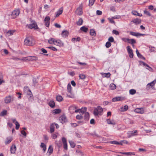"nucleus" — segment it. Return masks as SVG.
I'll list each match as a JSON object with an SVG mask.
<instances>
[{"label":"nucleus","mask_w":156,"mask_h":156,"mask_svg":"<svg viewBox=\"0 0 156 156\" xmlns=\"http://www.w3.org/2000/svg\"><path fill=\"white\" fill-rule=\"evenodd\" d=\"M48 43L51 44H54L60 47H63L64 46V43L59 39H55L51 38L48 40Z\"/></svg>","instance_id":"obj_1"},{"label":"nucleus","mask_w":156,"mask_h":156,"mask_svg":"<svg viewBox=\"0 0 156 156\" xmlns=\"http://www.w3.org/2000/svg\"><path fill=\"white\" fill-rule=\"evenodd\" d=\"M83 6L81 4L76 9L75 11V13L77 15L80 16L83 14Z\"/></svg>","instance_id":"obj_2"},{"label":"nucleus","mask_w":156,"mask_h":156,"mask_svg":"<svg viewBox=\"0 0 156 156\" xmlns=\"http://www.w3.org/2000/svg\"><path fill=\"white\" fill-rule=\"evenodd\" d=\"M59 120L62 124L64 123L67 121V119L65 115H63L60 116Z\"/></svg>","instance_id":"obj_3"},{"label":"nucleus","mask_w":156,"mask_h":156,"mask_svg":"<svg viewBox=\"0 0 156 156\" xmlns=\"http://www.w3.org/2000/svg\"><path fill=\"white\" fill-rule=\"evenodd\" d=\"M20 11L19 9H16L14 10L12 12V18L13 19L16 18L20 14Z\"/></svg>","instance_id":"obj_4"},{"label":"nucleus","mask_w":156,"mask_h":156,"mask_svg":"<svg viewBox=\"0 0 156 156\" xmlns=\"http://www.w3.org/2000/svg\"><path fill=\"white\" fill-rule=\"evenodd\" d=\"M4 100L5 103L8 104L10 103L12 101H13V98L11 96H9L5 97Z\"/></svg>","instance_id":"obj_5"},{"label":"nucleus","mask_w":156,"mask_h":156,"mask_svg":"<svg viewBox=\"0 0 156 156\" xmlns=\"http://www.w3.org/2000/svg\"><path fill=\"white\" fill-rule=\"evenodd\" d=\"M31 38L30 37L27 38L25 40L24 44L26 45L31 46L33 45Z\"/></svg>","instance_id":"obj_6"},{"label":"nucleus","mask_w":156,"mask_h":156,"mask_svg":"<svg viewBox=\"0 0 156 156\" xmlns=\"http://www.w3.org/2000/svg\"><path fill=\"white\" fill-rule=\"evenodd\" d=\"M127 49L129 57L131 58H133V50L131 48V47L129 46H127Z\"/></svg>","instance_id":"obj_7"},{"label":"nucleus","mask_w":156,"mask_h":156,"mask_svg":"<svg viewBox=\"0 0 156 156\" xmlns=\"http://www.w3.org/2000/svg\"><path fill=\"white\" fill-rule=\"evenodd\" d=\"M50 17L49 16H46L44 19L45 25L47 27H49L50 24Z\"/></svg>","instance_id":"obj_8"},{"label":"nucleus","mask_w":156,"mask_h":156,"mask_svg":"<svg viewBox=\"0 0 156 156\" xmlns=\"http://www.w3.org/2000/svg\"><path fill=\"white\" fill-rule=\"evenodd\" d=\"M125 100V98L122 97H115L112 99V102H115L121 101H123Z\"/></svg>","instance_id":"obj_9"},{"label":"nucleus","mask_w":156,"mask_h":156,"mask_svg":"<svg viewBox=\"0 0 156 156\" xmlns=\"http://www.w3.org/2000/svg\"><path fill=\"white\" fill-rule=\"evenodd\" d=\"M156 83V80H154L150 83H148L147 85V87L148 89L153 87Z\"/></svg>","instance_id":"obj_10"},{"label":"nucleus","mask_w":156,"mask_h":156,"mask_svg":"<svg viewBox=\"0 0 156 156\" xmlns=\"http://www.w3.org/2000/svg\"><path fill=\"white\" fill-rule=\"evenodd\" d=\"M62 141L63 144V147L64 149L67 150V145L66 138L65 137H62Z\"/></svg>","instance_id":"obj_11"},{"label":"nucleus","mask_w":156,"mask_h":156,"mask_svg":"<svg viewBox=\"0 0 156 156\" xmlns=\"http://www.w3.org/2000/svg\"><path fill=\"white\" fill-rule=\"evenodd\" d=\"M77 107L75 105H74L70 106L69 110L70 113L71 114H73L74 113L75 109Z\"/></svg>","instance_id":"obj_12"},{"label":"nucleus","mask_w":156,"mask_h":156,"mask_svg":"<svg viewBox=\"0 0 156 156\" xmlns=\"http://www.w3.org/2000/svg\"><path fill=\"white\" fill-rule=\"evenodd\" d=\"M12 120L13 121V122L16 125V129L17 130H18L20 126V125L19 122L16 120L15 119H12Z\"/></svg>","instance_id":"obj_13"},{"label":"nucleus","mask_w":156,"mask_h":156,"mask_svg":"<svg viewBox=\"0 0 156 156\" xmlns=\"http://www.w3.org/2000/svg\"><path fill=\"white\" fill-rule=\"evenodd\" d=\"M135 112L140 114H143L144 113V110L143 108H137L135 110Z\"/></svg>","instance_id":"obj_14"},{"label":"nucleus","mask_w":156,"mask_h":156,"mask_svg":"<svg viewBox=\"0 0 156 156\" xmlns=\"http://www.w3.org/2000/svg\"><path fill=\"white\" fill-rule=\"evenodd\" d=\"M63 8L61 7L60 8L56 13L55 17H58L60 15L62 14L63 11Z\"/></svg>","instance_id":"obj_15"},{"label":"nucleus","mask_w":156,"mask_h":156,"mask_svg":"<svg viewBox=\"0 0 156 156\" xmlns=\"http://www.w3.org/2000/svg\"><path fill=\"white\" fill-rule=\"evenodd\" d=\"M108 124L115 125L116 124L115 121L113 119H108L106 120Z\"/></svg>","instance_id":"obj_16"},{"label":"nucleus","mask_w":156,"mask_h":156,"mask_svg":"<svg viewBox=\"0 0 156 156\" xmlns=\"http://www.w3.org/2000/svg\"><path fill=\"white\" fill-rule=\"evenodd\" d=\"M29 27L31 29L34 28L35 29H37L38 28L37 24L34 23L30 24L29 26Z\"/></svg>","instance_id":"obj_17"},{"label":"nucleus","mask_w":156,"mask_h":156,"mask_svg":"<svg viewBox=\"0 0 156 156\" xmlns=\"http://www.w3.org/2000/svg\"><path fill=\"white\" fill-rule=\"evenodd\" d=\"M16 147L15 145H13L11 147V152L12 153L14 154L15 153L16 150Z\"/></svg>","instance_id":"obj_18"},{"label":"nucleus","mask_w":156,"mask_h":156,"mask_svg":"<svg viewBox=\"0 0 156 156\" xmlns=\"http://www.w3.org/2000/svg\"><path fill=\"white\" fill-rule=\"evenodd\" d=\"M53 151V149L52 147L51 146H49L47 153L48 155H50L52 153Z\"/></svg>","instance_id":"obj_19"},{"label":"nucleus","mask_w":156,"mask_h":156,"mask_svg":"<svg viewBox=\"0 0 156 156\" xmlns=\"http://www.w3.org/2000/svg\"><path fill=\"white\" fill-rule=\"evenodd\" d=\"M136 51L137 55V56L139 58H141L143 59H145V58L144 57H143V55L139 53V52L138 51L137 49H136Z\"/></svg>","instance_id":"obj_20"},{"label":"nucleus","mask_w":156,"mask_h":156,"mask_svg":"<svg viewBox=\"0 0 156 156\" xmlns=\"http://www.w3.org/2000/svg\"><path fill=\"white\" fill-rule=\"evenodd\" d=\"M69 34V32L67 30H65L62 31V36L64 37H66Z\"/></svg>","instance_id":"obj_21"},{"label":"nucleus","mask_w":156,"mask_h":156,"mask_svg":"<svg viewBox=\"0 0 156 156\" xmlns=\"http://www.w3.org/2000/svg\"><path fill=\"white\" fill-rule=\"evenodd\" d=\"M101 74L103 77H106L108 78L111 75V74L109 73H101Z\"/></svg>","instance_id":"obj_22"},{"label":"nucleus","mask_w":156,"mask_h":156,"mask_svg":"<svg viewBox=\"0 0 156 156\" xmlns=\"http://www.w3.org/2000/svg\"><path fill=\"white\" fill-rule=\"evenodd\" d=\"M48 105L52 108H53L55 106V103L54 101H50L48 102Z\"/></svg>","instance_id":"obj_23"},{"label":"nucleus","mask_w":156,"mask_h":156,"mask_svg":"<svg viewBox=\"0 0 156 156\" xmlns=\"http://www.w3.org/2000/svg\"><path fill=\"white\" fill-rule=\"evenodd\" d=\"M76 153L80 156H83L84 154L83 152L80 150H77L76 151Z\"/></svg>","instance_id":"obj_24"},{"label":"nucleus","mask_w":156,"mask_h":156,"mask_svg":"<svg viewBox=\"0 0 156 156\" xmlns=\"http://www.w3.org/2000/svg\"><path fill=\"white\" fill-rule=\"evenodd\" d=\"M40 147L43 148V150L44 152H45L46 150V145L44 143H41Z\"/></svg>","instance_id":"obj_25"},{"label":"nucleus","mask_w":156,"mask_h":156,"mask_svg":"<svg viewBox=\"0 0 156 156\" xmlns=\"http://www.w3.org/2000/svg\"><path fill=\"white\" fill-rule=\"evenodd\" d=\"M83 22V19L82 18H80L77 22L76 24L77 25L80 26L82 24Z\"/></svg>","instance_id":"obj_26"},{"label":"nucleus","mask_w":156,"mask_h":156,"mask_svg":"<svg viewBox=\"0 0 156 156\" xmlns=\"http://www.w3.org/2000/svg\"><path fill=\"white\" fill-rule=\"evenodd\" d=\"M133 22V23L136 24H138L140 23L141 22V20L140 19H136L134 20Z\"/></svg>","instance_id":"obj_27"},{"label":"nucleus","mask_w":156,"mask_h":156,"mask_svg":"<svg viewBox=\"0 0 156 156\" xmlns=\"http://www.w3.org/2000/svg\"><path fill=\"white\" fill-rule=\"evenodd\" d=\"M110 143L113 144H119V145H122V143L121 142H119L115 141H113L110 142Z\"/></svg>","instance_id":"obj_28"},{"label":"nucleus","mask_w":156,"mask_h":156,"mask_svg":"<svg viewBox=\"0 0 156 156\" xmlns=\"http://www.w3.org/2000/svg\"><path fill=\"white\" fill-rule=\"evenodd\" d=\"M63 100L62 97L60 95H58L56 96V100L59 102Z\"/></svg>","instance_id":"obj_29"},{"label":"nucleus","mask_w":156,"mask_h":156,"mask_svg":"<svg viewBox=\"0 0 156 156\" xmlns=\"http://www.w3.org/2000/svg\"><path fill=\"white\" fill-rule=\"evenodd\" d=\"M90 34L92 36L94 37L96 36V35L95 31L93 29H91L90 30Z\"/></svg>","instance_id":"obj_30"},{"label":"nucleus","mask_w":156,"mask_h":156,"mask_svg":"<svg viewBox=\"0 0 156 156\" xmlns=\"http://www.w3.org/2000/svg\"><path fill=\"white\" fill-rule=\"evenodd\" d=\"M116 88V85L114 83H111L110 85V89L112 90H115Z\"/></svg>","instance_id":"obj_31"},{"label":"nucleus","mask_w":156,"mask_h":156,"mask_svg":"<svg viewBox=\"0 0 156 156\" xmlns=\"http://www.w3.org/2000/svg\"><path fill=\"white\" fill-rule=\"evenodd\" d=\"M89 118V114L88 112H86L85 114L84 119L85 120H88Z\"/></svg>","instance_id":"obj_32"},{"label":"nucleus","mask_w":156,"mask_h":156,"mask_svg":"<svg viewBox=\"0 0 156 156\" xmlns=\"http://www.w3.org/2000/svg\"><path fill=\"white\" fill-rule=\"evenodd\" d=\"M132 13L133 14L136 15V16H142V14H140L139 13H138L136 11H133L132 12Z\"/></svg>","instance_id":"obj_33"},{"label":"nucleus","mask_w":156,"mask_h":156,"mask_svg":"<svg viewBox=\"0 0 156 156\" xmlns=\"http://www.w3.org/2000/svg\"><path fill=\"white\" fill-rule=\"evenodd\" d=\"M61 112V110L59 109H56L53 110V113L55 114H57L60 113Z\"/></svg>","instance_id":"obj_34"},{"label":"nucleus","mask_w":156,"mask_h":156,"mask_svg":"<svg viewBox=\"0 0 156 156\" xmlns=\"http://www.w3.org/2000/svg\"><path fill=\"white\" fill-rule=\"evenodd\" d=\"M7 113V111L4 110L2 112L0 113V115L1 116H4L6 115Z\"/></svg>","instance_id":"obj_35"},{"label":"nucleus","mask_w":156,"mask_h":156,"mask_svg":"<svg viewBox=\"0 0 156 156\" xmlns=\"http://www.w3.org/2000/svg\"><path fill=\"white\" fill-rule=\"evenodd\" d=\"M97 109L98 111L100 113V115L101 114V113L103 112V109L100 106H98L97 108Z\"/></svg>","instance_id":"obj_36"},{"label":"nucleus","mask_w":156,"mask_h":156,"mask_svg":"<svg viewBox=\"0 0 156 156\" xmlns=\"http://www.w3.org/2000/svg\"><path fill=\"white\" fill-rule=\"evenodd\" d=\"M12 140V138L11 137H9L7 138V140L5 142L6 144H8L10 143Z\"/></svg>","instance_id":"obj_37"},{"label":"nucleus","mask_w":156,"mask_h":156,"mask_svg":"<svg viewBox=\"0 0 156 156\" xmlns=\"http://www.w3.org/2000/svg\"><path fill=\"white\" fill-rule=\"evenodd\" d=\"M129 133L131 134L130 136H133L137 135V131L135 130L134 131H130Z\"/></svg>","instance_id":"obj_38"},{"label":"nucleus","mask_w":156,"mask_h":156,"mask_svg":"<svg viewBox=\"0 0 156 156\" xmlns=\"http://www.w3.org/2000/svg\"><path fill=\"white\" fill-rule=\"evenodd\" d=\"M80 30L83 32H87L88 29L85 26H83L80 28Z\"/></svg>","instance_id":"obj_39"},{"label":"nucleus","mask_w":156,"mask_h":156,"mask_svg":"<svg viewBox=\"0 0 156 156\" xmlns=\"http://www.w3.org/2000/svg\"><path fill=\"white\" fill-rule=\"evenodd\" d=\"M68 91L69 93H71V86L70 83L68 84L67 87Z\"/></svg>","instance_id":"obj_40"},{"label":"nucleus","mask_w":156,"mask_h":156,"mask_svg":"<svg viewBox=\"0 0 156 156\" xmlns=\"http://www.w3.org/2000/svg\"><path fill=\"white\" fill-rule=\"evenodd\" d=\"M14 31L12 30H9L6 33V35L8 36H10L12 35Z\"/></svg>","instance_id":"obj_41"},{"label":"nucleus","mask_w":156,"mask_h":156,"mask_svg":"<svg viewBox=\"0 0 156 156\" xmlns=\"http://www.w3.org/2000/svg\"><path fill=\"white\" fill-rule=\"evenodd\" d=\"M128 42L129 43L133 44L135 43H136V41L134 39H129V40L128 41Z\"/></svg>","instance_id":"obj_42"},{"label":"nucleus","mask_w":156,"mask_h":156,"mask_svg":"<svg viewBox=\"0 0 156 156\" xmlns=\"http://www.w3.org/2000/svg\"><path fill=\"white\" fill-rule=\"evenodd\" d=\"M94 114L95 116L98 115L99 114L100 115V113L99 112L97 108L94 109Z\"/></svg>","instance_id":"obj_43"},{"label":"nucleus","mask_w":156,"mask_h":156,"mask_svg":"<svg viewBox=\"0 0 156 156\" xmlns=\"http://www.w3.org/2000/svg\"><path fill=\"white\" fill-rule=\"evenodd\" d=\"M129 94L131 95H133L136 93V90L134 89H132L129 90Z\"/></svg>","instance_id":"obj_44"},{"label":"nucleus","mask_w":156,"mask_h":156,"mask_svg":"<svg viewBox=\"0 0 156 156\" xmlns=\"http://www.w3.org/2000/svg\"><path fill=\"white\" fill-rule=\"evenodd\" d=\"M128 108V107L127 105H125L123 107L121 108L122 111H125Z\"/></svg>","instance_id":"obj_45"},{"label":"nucleus","mask_w":156,"mask_h":156,"mask_svg":"<svg viewBox=\"0 0 156 156\" xmlns=\"http://www.w3.org/2000/svg\"><path fill=\"white\" fill-rule=\"evenodd\" d=\"M126 123L128 124H133V121L129 119H126Z\"/></svg>","instance_id":"obj_46"},{"label":"nucleus","mask_w":156,"mask_h":156,"mask_svg":"<svg viewBox=\"0 0 156 156\" xmlns=\"http://www.w3.org/2000/svg\"><path fill=\"white\" fill-rule=\"evenodd\" d=\"M95 0H89V5L90 6H92L95 2Z\"/></svg>","instance_id":"obj_47"},{"label":"nucleus","mask_w":156,"mask_h":156,"mask_svg":"<svg viewBox=\"0 0 156 156\" xmlns=\"http://www.w3.org/2000/svg\"><path fill=\"white\" fill-rule=\"evenodd\" d=\"M69 143L70 144L71 147H72L74 148L75 147V144L73 141H69Z\"/></svg>","instance_id":"obj_48"},{"label":"nucleus","mask_w":156,"mask_h":156,"mask_svg":"<svg viewBox=\"0 0 156 156\" xmlns=\"http://www.w3.org/2000/svg\"><path fill=\"white\" fill-rule=\"evenodd\" d=\"M79 77L81 79H84L86 78L85 75L82 74H80Z\"/></svg>","instance_id":"obj_49"},{"label":"nucleus","mask_w":156,"mask_h":156,"mask_svg":"<svg viewBox=\"0 0 156 156\" xmlns=\"http://www.w3.org/2000/svg\"><path fill=\"white\" fill-rule=\"evenodd\" d=\"M48 48L54 51H57V49L54 47H48Z\"/></svg>","instance_id":"obj_50"},{"label":"nucleus","mask_w":156,"mask_h":156,"mask_svg":"<svg viewBox=\"0 0 156 156\" xmlns=\"http://www.w3.org/2000/svg\"><path fill=\"white\" fill-rule=\"evenodd\" d=\"M111 45V43L109 41L107 42L105 44V46L107 48H109Z\"/></svg>","instance_id":"obj_51"},{"label":"nucleus","mask_w":156,"mask_h":156,"mask_svg":"<svg viewBox=\"0 0 156 156\" xmlns=\"http://www.w3.org/2000/svg\"><path fill=\"white\" fill-rule=\"evenodd\" d=\"M137 33L136 32H133L132 31H130L129 32V34L130 35L137 37Z\"/></svg>","instance_id":"obj_52"},{"label":"nucleus","mask_w":156,"mask_h":156,"mask_svg":"<svg viewBox=\"0 0 156 156\" xmlns=\"http://www.w3.org/2000/svg\"><path fill=\"white\" fill-rule=\"evenodd\" d=\"M76 118L77 119H81L83 118V116L81 115H78L76 116Z\"/></svg>","instance_id":"obj_53"},{"label":"nucleus","mask_w":156,"mask_h":156,"mask_svg":"<svg viewBox=\"0 0 156 156\" xmlns=\"http://www.w3.org/2000/svg\"><path fill=\"white\" fill-rule=\"evenodd\" d=\"M81 111V113L83 114L87 110V108H82Z\"/></svg>","instance_id":"obj_54"},{"label":"nucleus","mask_w":156,"mask_h":156,"mask_svg":"<svg viewBox=\"0 0 156 156\" xmlns=\"http://www.w3.org/2000/svg\"><path fill=\"white\" fill-rule=\"evenodd\" d=\"M108 40L109 42H112L114 41V39L112 37H110L109 38Z\"/></svg>","instance_id":"obj_55"},{"label":"nucleus","mask_w":156,"mask_h":156,"mask_svg":"<svg viewBox=\"0 0 156 156\" xmlns=\"http://www.w3.org/2000/svg\"><path fill=\"white\" fill-rule=\"evenodd\" d=\"M112 33L115 34L116 35H118L119 34V32L118 31L115 30H113L112 31Z\"/></svg>","instance_id":"obj_56"},{"label":"nucleus","mask_w":156,"mask_h":156,"mask_svg":"<svg viewBox=\"0 0 156 156\" xmlns=\"http://www.w3.org/2000/svg\"><path fill=\"white\" fill-rule=\"evenodd\" d=\"M122 40L125 42H128L129 40V39L125 37H123L122 38Z\"/></svg>","instance_id":"obj_57"},{"label":"nucleus","mask_w":156,"mask_h":156,"mask_svg":"<svg viewBox=\"0 0 156 156\" xmlns=\"http://www.w3.org/2000/svg\"><path fill=\"white\" fill-rule=\"evenodd\" d=\"M50 132L52 133L54 131V127L52 125H51L50 126Z\"/></svg>","instance_id":"obj_58"},{"label":"nucleus","mask_w":156,"mask_h":156,"mask_svg":"<svg viewBox=\"0 0 156 156\" xmlns=\"http://www.w3.org/2000/svg\"><path fill=\"white\" fill-rule=\"evenodd\" d=\"M144 13L145 14H146V15L148 16H151V15L150 13H149V12L147 10H144Z\"/></svg>","instance_id":"obj_59"},{"label":"nucleus","mask_w":156,"mask_h":156,"mask_svg":"<svg viewBox=\"0 0 156 156\" xmlns=\"http://www.w3.org/2000/svg\"><path fill=\"white\" fill-rule=\"evenodd\" d=\"M96 14L98 15H101L102 14V12L100 10H98L96 11Z\"/></svg>","instance_id":"obj_60"},{"label":"nucleus","mask_w":156,"mask_h":156,"mask_svg":"<svg viewBox=\"0 0 156 156\" xmlns=\"http://www.w3.org/2000/svg\"><path fill=\"white\" fill-rule=\"evenodd\" d=\"M146 67L147 69L148 70H149L151 71H152L153 70L152 69L151 67H150L148 65H147Z\"/></svg>","instance_id":"obj_61"},{"label":"nucleus","mask_w":156,"mask_h":156,"mask_svg":"<svg viewBox=\"0 0 156 156\" xmlns=\"http://www.w3.org/2000/svg\"><path fill=\"white\" fill-rule=\"evenodd\" d=\"M31 57V60H36L37 59V58L36 56H30Z\"/></svg>","instance_id":"obj_62"},{"label":"nucleus","mask_w":156,"mask_h":156,"mask_svg":"<svg viewBox=\"0 0 156 156\" xmlns=\"http://www.w3.org/2000/svg\"><path fill=\"white\" fill-rule=\"evenodd\" d=\"M113 19H112V18H109L108 19L109 20V21L111 23H114V24H115V21L113 20Z\"/></svg>","instance_id":"obj_63"},{"label":"nucleus","mask_w":156,"mask_h":156,"mask_svg":"<svg viewBox=\"0 0 156 156\" xmlns=\"http://www.w3.org/2000/svg\"><path fill=\"white\" fill-rule=\"evenodd\" d=\"M112 19H120L121 18L120 16L119 15H117L115 16L112 17Z\"/></svg>","instance_id":"obj_64"}]
</instances>
